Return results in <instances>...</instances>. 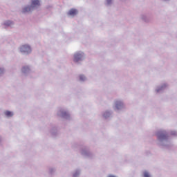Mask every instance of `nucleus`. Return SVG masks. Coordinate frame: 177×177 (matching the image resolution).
<instances>
[{
	"label": "nucleus",
	"instance_id": "20",
	"mask_svg": "<svg viewBox=\"0 0 177 177\" xmlns=\"http://www.w3.org/2000/svg\"><path fill=\"white\" fill-rule=\"evenodd\" d=\"M5 73H6V69H5L3 67H0V77L4 75Z\"/></svg>",
	"mask_w": 177,
	"mask_h": 177
},
{
	"label": "nucleus",
	"instance_id": "12",
	"mask_svg": "<svg viewBox=\"0 0 177 177\" xmlns=\"http://www.w3.org/2000/svg\"><path fill=\"white\" fill-rule=\"evenodd\" d=\"M78 13V10L75 8H71L68 12L67 16H71V17H75V16H77Z\"/></svg>",
	"mask_w": 177,
	"mask_h": 177
},
{
	"label": "nucleus",
	"instance_id": "27",
	"mask_svg": "<svg viewBox=\"0 0 177 177\" xmlns=\"http://www.w3.org/2000/svg\"><path fill=\"white\" fill-rule=\"evenodd\" d=\"M165 2H169V0H163Z\"/></svg>",
	"mask_w": 177,
	"mask_h": 177
},
{
	"label": "nucleus",
	"instance_id": "13",
	"mask_svg": "<svg viewBox=\"0 0 177 177\" xmlns=\"http://www.w3.org/2000/svg\"><path fill=\"white\" fill-rule=\"evenodd\" d=\"M72 177H80L81 176V169H76L73 170L71 173Z\"/></svg>",
	"mask_w": 177,
	"mask_h": 177
},
{
	"label": "nucleus",
	"instance_id": "17",
	"mask_svg": "<svg viewBox=\"0 0 177 177\" xmlns=\"http://www.w3.org/2000/svg\"><path fill=\"white\" fill-rule=\"evenodd\" d=\"M55 172H56V168H55V167H49L48 168L49 175H50L52 176L55 175Z\"/></svg>",
	"mask_w": 177,
	"mask_h": 177
},
{
	"label": "nucleus",
	"instance_id": "25",
	"mask_svg": "<svg viewBox=\"0 0 177 177\" xmlns=\"http://www.w3.org/2000/svg\"><path fill=\"white\" fill-rule=\"evenodd\" d=\"M107 177H117V176L109 174Z\"/></svg>",
	"mask_w": 177,
	"mask_h": 177
},
{
	"label": "nucleus",
	"instance_id": "7",
	"mask_svg": "<svg viewBox=\"0 0 177 177\" xmlns=\"http://www.w3.org/2000/svg\"><path fill=\"white\" fill-rule=\"evenodd\" d=\"M21 73L25 77L30 75V74H31V66L30 65L22 66Z\"/></svg>",
	"mask_w": 177,
	"mask_h": 177
},
{
	"label": "nucleus",
	"instance_id": "14",
	"mask_svg": "<svg viewBox=\"0 0 177 177\" xmlns=\"http://www.w3.org/2000/svg\"><path fill=\"white\" fill-rule=\"evenodd\" d=\"M32 10H34L32 8L31 6L28 5L22 8V13L24 15H26V13H28L29 12H32Z\"/></svg>",
	"mask_w": 177,
	"mask_h": 177
},
{
	"label": "nucleus",
	"instance_id": "23",
	"mask_svg": "<svg viewBox=\"0 0 177 177\" xmlns=\"http://www.w3.org/2000/svg\"><path fill=\"white\" fill-rule=\"evenodd\" d=\"M113 0H106V5L110 6L111 5Z\"/></svg>",
	"mask_w": 177,
	"mask_h": 177
},
{
	"label": "nucleus",
	"instance_id": "22",
	"mask_svg": "<svg viewBox=\"0 0 177 177\" xmlns=\"http://www.w3.org/2000/svg\"><path fill=\"white\" fill-rule=\"evenodd\" d=\"M170 135H171V136H177V131H171L170 132Z\"/></svg>",
	"mask_w": 177,
	"mask_h": 177
},
{
	"label": "nucleus",
	"instance_id": "8",
	"mask_svg": "<svg viewBox=\"0 0 177 177\" xmlns=\"http://www.w3.org/2000/svg\"><path fill=\"white\" fill-rule=\"evenodd\" d=\"M60 132L59 131V129L56 126H52L50 129V135L52 138H57L59 136Z\"/></svg>",
	"mask_w": 177,
	"mask_h": 177
},
{
	"label": "nucleus",
	"instance_id": "10",
	"mask_svg": "<svg viewBox=\"0 0 177 177\" xmlns=\"http://www.w3.org/2000/svg\"><path fill=\"white\" fill-rule=\"evenodd\" d=\"M167 86H168L167 84H162L156 86L155 89L156 93H162V92L167 89Z\"/></svg>",
	"mask_w": 177,
	"mask_h": 177
},
{
	"label": "nucleus",
	"instance_id": "16",
	"mask_svg": "<svg viewBox=\"0 0 177 177\" xmlns=\"http://www.w3.org/2000/svg\"><path fill=\"white\" fill-rule=\"evenodd\" d=\"M141 20H142V21H144L145 23H149L150 22V19L145 14L141 15Z\"/></svg>",
	"mask_w": 177,
	"mask_h": 177
},
{
	"label": "nucleus",
	"instance_id": "5",
	"mask_svg": "<svg viewBox=\"0 0 177 177\" xmlns=\"http://www.w3.org/2000/svg\"><path fill=\"white\" fill-rule=\"evenodd\" d=\"M20 53L25 56H28L31 55L32 50L31 49V46L28 44H24L19 47Z\"/></svg>",
	"mask_w": 177,
	"mask_h": 177
},
{
	"label": "nucleus",
	"instance_id": "21",
	"mask_svg": "<svg viewBox=\"0 0 177 177\" xmlns=\"http://www.w3.org/2000/svg\"><path fill=\"white\" fill-rule=\"evenodd\" d=\"M142 177H152L150 173H149L147 171H145L142 173Z\"/></svg>",
	"mask_w": 177,
	"mask_h": 177
},
{
	"label": "nucleus",
	"instance_id": "2",
	"mask_svg": "<svg viewBox=\"0 0 177 177\" xmlns=\"http://www.w3.org/2000/svg\"><path fill=\"white\" fill-rule=\"evenodd\" d=\"M57 117L58 118H62V120H65L66 121L71 120V115L68 111L61 108L57 111Z\"/></svg>",
	"mask_w": 177,
	"mask_h": 177
},
{
	"label": "nucleus",
	"instance_id": "18",
	"mask_svg": "<svg viewBox=\"0 0 177 177\" xmlns=\"http://www.w3.org/2000/svg\"><path fill=\"white\" fill-rule=\"evenodd\" d=\"M12 24H13V21H6L3 23V26H5V28H6L7 27H10L12 26Z\"/></svg>",
	"mask_w": 177,
	"mask_h": 177
},
{
	"label": "nucleus",
	"instance_id": "4",
	"mask_svg": "<svg viewBox=\"0 0 177 177\" xmlns=\"http://www.w3.org/2000/svg\"><path fill=\"white\" fill-rule=\"evenodd\" d=\"M86 57L85 53L82 51H77L74 53L73 62L76 64H81V62H84Z\"/></svg>",
	"mask_w": 177,
	"mask_h": 177
},
{
	"label": "nucleus",
	"instance_id": "28",
	"mask_svg": "<svg viewBox=\"0 0 177 177\" xmlns=\"http://www.w3.org/2000/svg\"><path fill=\"white\" fill-rule=\"evenodd\" d=\"M122 1V2H124L125 0H121Z\"/></svg>",
	"mask_w": 177,
	"mask_h": 177
},
{
	"label": "nucleus",
	"instance_id": "9",
	"mask_svg": "<svg viewBox=\"0 0 177 177\" xmlns=\"http://www.w3.org/2000/svg\"><path fill=\"white\" fill-rule=\"evenodd\" d=\"M113 112L111 110H106L102 112V115L104 120H110L113 118Z\"/></svg>",
	"mask_w": 177,
	"mask_h": 177
},
{
	"label": "nucleus",
	"instance_id": "1",
	"mask_svg": "<svg viewBox=\"0 0 177 177\" xmlns=\"http://www.w3.org/2000/svg\"><path fill=\"white\" fill-rule=\"evenodd\" d=\"M157 138V145L160 147H165V149H171L174 145L169 140V134L166 130H158L156 133Z\"/></svg>",
	"mask_w": 177,
	"mask_h": 177
},
{
	"label": "nucleus",
	"instance_id": "15",
	"mask_svg": "<svg viewBox=\"0 0 177 177\" xmlns=\"http://www.w3.org/2000/svg\"><path fill=\"white\" fill-rule=\"evenodd\" d=\"M4 115L6 118H12L15 115V113L12 111L6 110L4 111Z\"/></svg>",
	"mask_w": 177,
	"mask_h": 177
},
{
	"label": "nucleus",
	"instance_id": "24",
	"mask_svg": "<svg viewBox=\"0 0 177 177\" xmlns=\"http://www.w3.org/2000/svg\"><path fill=\"white\" fill-rule=\"evenodd\" d=\"M46 9H48V10H50V9H52V6H47Z\"/></svg>",
	"mask_w": 177,
	"mask_h": 177
},
{
	"label": "nucleus",
	"instance_id": "3",
	"mask_svg": "<svg viewBox=\"0 0 177 177\" xmlns=\"http://www.w3.org/2000/svg\"><path fill=\"white\" fill-rule=\"evenodd\" d=\"M81 155L84 158H88V160H93V158H95L96 156L93 152L91 151V149L88 147H83L81 149Z\"/></svg>",
	"mask_w": 177,
	"mask_h": 177
},
{
	"label": "nucleus",
	"instance_id": "19",
	"mask_svg": "<svg viewBox=\"0 0 177 177\" xmlns=\"http://www.w3.org/2000/svg\"><path fill=\"white\" fill-rule=\"evenodd\" d=\"M79 80L80 82H85V81H86V77H85L84 75H80L79 76Z\"/></svg>",
	"mask_w": 177,
	"mask_h": 177
},
{
	"label": "nucleus",
	"instance_id": "6",
	"mask_svg": "<svg viewBox=\"0 0 177 177\" xmlns=\"http://www.w3.org/2000/svg\"><path fill=\"white\" fill-rule=\"evenodd\" d=\"M125 105L124 104V102L120 100H115L113 109L117 112L121 111V110L124 109Z\"/></svg>",
	"mask_w": 177,
	"mask_h": 177
},
{
	"label": "nucleus",
	"instance_id": "26",
	"mask_svg": "<svg viewBox=\"0 0 177 177\" xmlns=\"http://www.w3.org/2000/svg\"><path fill=\"white\" fill-rule=\"evenodd\" d=\"M2 142V136H0V143Z\"/></svg>",
	"mask_w": 177,
	"mask_h": 177
},
{
	"label": "nucleus",
	"instance_id": "11",
	"mask_svg": "<svg viewBox=\"0 0 177 177\" xmlns=\"http://www.w3.org/2000/svg\"><path fill=\"white\" fill-rule=\"evenodd\" d=\"M41 6V3L39 0H31V4L30 5L32 7V10L35 9V8H38Z\"/></svg>",
	"mask_w": 177,
	"mask_h": 177
}]
</instances>
